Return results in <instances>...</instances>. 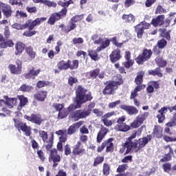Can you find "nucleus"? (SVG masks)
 <instances>
[{
    "label": "nucleus",
    "instance_id": "nucleus-41",
    "mask_svg": "<svg viewBox=\"0 0 176 176\" xmlns=\"http://www.w3.org/2000/svg\"><path fill=\"white\" fill-rule=\"evenodd\" d=\"M34 90V87L28 85L27 84H23L19 87V91H23V93H31Z\"/></svg>",
    "mask_w": 176,
    "mask_h": 176
},
{
    "label": "nucleus",
    "instance_id": "nucleus-42",
    "mask_svg": "<svg viewBox=\"0 0 176 176\" xmlns=\"http://www.w3.org/2000/svg\"><path fill=\"white\" fill-rule=\"evenodd\" d=\"M4 98L6 100L4 104H6L8 107H12V104L15 105L17 103V98H9V97L5 96Z\"/></svg>",
    "mask_w": 176,
    "mask_h": 176
},
{
    "label": "nucleus",
    "instance_id": "nucleus-36",
    "mask_svg": "<svg viewBox=\"0 0 176 176\" xmlns=\"http://www.w3.org/2000/svg\"><path fill=\"white\" fill-rule=\"evenodd\" d=\"M122 19L125 23H134L135 21V16L133 15V14H124L122 16Z\"/></svg>",
    "mask_w": 176,
    "mask_h": 176
},
{
    "label": "nucleus",
    "instance_id": "nucleus-31",
    "mask_svg": "<svg viewBox=\"0 0 176 176\" xmlns=\"http://www.w3.org/2000/svg\"><path fill=\"white\" fill-rule=\"evenodd\" d=\"M44 146L47 152H50L53 148V144H54V138L53 136L49 138L48 140H45Z\"/></svg>",
    "mask_w": 176,
    "mask_h": 176
},
{
    "label": "nucleus",
    "instance_id": "nucleus-54",
    "mask_svg": "<svg viewBox=\"0 0 176 176\" xmlns=\"http://www.w3.org/2000/svg\"><path fill=\"white\" fill-rule=\"evenodd\" d=\"M67 116H68V111H67L65 109L60 110L58 114V119H64Z\"/></svg>",
    "mask_w": 176,
    "mask_h": 176
},
{
    "label": "nucleus",
    "instance_id": "nucleus-46",
    "mask_svg": "<svg viewBox=\"0 0 176 176\" xmlns=\"http://www.w3.org/2000/svg\"><path fill=\"white\" fill-rule=\"evenodd\" d=\"M111 167L109 166V164L107 163L103 164L102 166V173L103 175L108 176L109 174H111Z\"/></svg>",
    "mask_w": 176,
    "mask_h": 176
},
{
    "label": "nucleus",
    "instance_id": "nucleus-28",
    "mask_svg": "<svg viewBox=\"0 0 176 176\" xmlns=\"http://www.w3.org/2000/svg\"><path fill=\"white\" fill-rule=\"evenodd\" d=\"M153 135L155 138H162V137H163V128L160 126H155L153 131Z\"/></svg>",
    "mask_w": 176,
    "mask_h": 176
},
{
    "label": "nucleus",
    "instance_id": "nucleus-51",
    "mask_svg": "<svg viewBox=\"0 0 176 176\" xmlns=\"http://www.w3.org/2000/svg\"><path fill=\"white\" fill-rule=\"evenodd\" d=\"M53 108L56 111V112H60L62 109H64V107H65V104L64 103L60 104V103H54L52 104Z\"/></svg>",
    "mask_w": 176,
    "mask_h": 176
},
{
    "label": "nucleus",
    "instance_id": "nucleus-44",
    "mask_svg": "<svg viewBox=\"0 0 176 176\" xmlns=\"http://www.w3.org/2000/svg\"><path fill=\"white\" fill-rule=\"evenodd\" d=\"M102 122L106 126V127H111L112 124H115V123H116V120H108V118H103L102 119Z\"/></svg>",
    "mask_w": 176,
    "mask_h": 176
},
{
    "label": "nucleus",
    "instance_id": "nucleus-5",
    "mask_svg": "<svg viewBox=\"0 0 176 176\" xmlns=\"http://www.w3.org/2000/svg\"><path fill=\"white\" fill-rule=\"evenodd\" d=\"M13 122H14V127L17 129L19 131H23L26 137H30L31 135L32 128L28 126L27 123L18 120L16 118H13Z\"/></svg>",
    "mask_w": 176,
    "mask_h": 176
},
{
    "label": "nucleus",
    "instance_id": "nucleus-34",
    "mask_svg": "<svg viewBox=\"0 0 176 176\" xmlns=\"http://www.w3.org/2000/svg\"><path fill=\"white\" fill-rule=\"evenodd\" d=\"M138 89L136 91H132L129 97L130 100H133V104L135 107H140V101L135 98L138 96Z\"/></svg>",
    "mask_w": 176,
    "mask_h": 176
},
{
    "label": "nucleus",
    "instance_id": "nucleus-50",
    "mask_svg": "<svg viewBox=\"0 0 176 176\" xmlns=\"http://www.w3.org/2000/svg\"><path fill=\"white\" fill-rule=\"evenodd\" d=\"M85 17V14H82L80 15H75L71 18V21H73V23H78V21H82V19Z\"/></svg>",
    "mask_w": 176,
    "mask_h": 176
},
{
    "label": "nucleus",
    "instance_id": "nucleus-59",
    "mask_svg": "<svg viewBox=\"0 0 176 176\" xmlns=\"http://www.w3.org/2000/svg\"><path fill=\"white\" fill-rule=\"evenodd\" d=\"M38 134L41 138L42 139V140L43 141V142H46V140L48 138L47 132L45 131H38Z\"/></svg>",
    "mask_w": 176,
    "mask_h": 176
},
{
    "label": "nucleus",
    "instance_id": "nucleus-30",
    "mask_svg": "<svg viewBox=\"0 0 176 176\" xmlns=\"http://www.w3.org/2000/svg\"><path fill=\"white\" fill-rule=\"evenodd\" d=\"M158 32H160V36H161V38H165L167 41H170V39H171L170 32L167 31V29L161 28L158 29Z\"/></svg>",
    "mask_w": 176,
    "mask_h": 176
},
{
    "label": "nucleus",
    "instance_id": "nucleus-13",
    "mask_svg": "<svg viewBox=\"0 0 176 176\" xmlns=\"http://www.w3.org/2000/svg\"><path fill=\"white\" fill-rule=\"evenodd\" d=\"M24 119L28 120V122H31V123L37 124V126H41L43 122L42 116L39 113H32L30 116L25 115Z\"/></svg>",
    "mask_w": 176,
    "mask_h": 176
},
{
    "label": "nucleus",
    "instance_id": "nucleus-57",
    "mask_svg": "<svg viewBox=\"0 0 176 176\" xmlns=\"http://www.w3.org/2000/svg\"><path fill=\"white\" fill-rule=\"evenodd\" d=\"M110 42H112L113 45H115L116 47H122L123 46V43H118V37L114 36L111 38Z\"/></svg>",
    "mask_w": 176,
    "mask_h": 176
},
{
    "label": "nucleus",
    "instance_id": "nucleus-40",
    "mask_svg": "<svg viewBox=\"0 0 176 176\" xmlns=\"http://www.w3.org/2000/svg\"><path fill=\"white\" fill-rule=\"evenodd\" d=\"M134 28H135V32H136L138 39H141V38H142V35H144V31L145 30H144V28H142V26H141V25L140 24L136 25L134 27Z\"/></svg>",
    "mask_w": 176,
    "mask_h": 176
},
{
    "label": "nucleus",
    "instance_id": "nucleus-24",
    "mask_svg": "<svg viewBox=\"0 0 176 176\" xmlns=\"http://www.w3.org/2000/svg\"><path fill=\"white\" fill-rule=\"evenodd\" d=\"M117 89H119V86H122L124 81H123V77L120 74H116L114 76L113 80H109Z\"/></svg>",
    "mask_w": 176,
    "mask_h": 176
},
{
    "label": "nucleus",
    "instance_id": "nucleus-55",
    "mask_svg": "<svg viewBox=\"0 0 176 176\" xmlns=\"http://www.w3.org/2000/svg\"><path fill=\"white\" fill-rule=\"evenodd\" d=\"M37 156L38 159H40L41 162L43 163L45 160H46V156L45 155V153L42 150L37 151Z\"/></svg>",
    "mask_w": 176,
    "mask_h": 176
},
{
    "label": "nucleus",
    "instance_id": "nucleus-47",
    "mask_svg": "<svg viewBox=\"0 0 176 176\" xmlns=\"http://www.w3.org/2000/svg\"><path fill=\"white\" fill-rule=\"evenodd\" d=\"M104 156L98 155L94 159L93 166L94 167H97V166H98L99 164H101L102 163V162H104Z\"/></svg>",
    "mask_w": 176,
    "mask_h": 176
},
{
    "label": "nucleus",
    "instance_id": "nucleus-27",
    "mask_svg": "<svg viewBox=\"0 0 176 176\" xmlns=\"http://www.w3.org/2000/svg\"><path fill=\"white\" fill-rule=\"evenodd\" d=\"M25 52L28 54L30 60H34L36 57V52L34 50V47L31 45L26 47Z\"/></svg>",
    "mask_w": 176,
    "mask_h": 176
},
{
    "label": "nucleus",
    "instance_id": "nucleus-16",
    "mask_svg": "<svg viewBox=\"0 0 176 176\" xmlns=\"http://www.w3.org/2000/svg\"><path fill=\"white\" fill-rule=\"evenodd\" d=\"M109 133V129L104 125H100V129L97 133L96 142L98 144L102 142V140L105 138V135Z\"/></svg>",
    "mask_w": 176,
    "mask_h": 176
},
{
    "label": "nucleus",
    "instance_id": "nucleus-19",
    "mask_svg": "<svg viewBox=\"0 0 176 176\" xmlns=\"http://www.w3.org/2000/svg\"><path fill=\"white\" fill-rule=\"evenodd\" d=\"M164 149H169V151L167 154L165 155V157L160 160L161 163H166V162H170V160H171V156L174 155V151L173 150V148L170 144L164 146Z\"/></svg>",
    "mask_w": 176,
    "mask_h": 176
},
{
    "label": "nucleus",
    "instance_id": "nucleus-29",
    "mask_svg": "<svg viewBox=\"0 0 176 176\" xmlns=\"http://www.w3.org/2000/svg\"><path fill=\"white\" fill-rule=\"evenodd\" d=\"M0 10H2L4 16H6L7 19H9V17L12 16V7L8 4H4Z\"/></svg>",
    "mask_w": 176,
    "mask_h": 176
},
{
    "label": "nucleus",
    "instance_id": "nucleus-53",
    "mask_svg": "<svg viewBox=\"0 0 176 176\" xmlns=\"http://www.w3.org/2000/svg\"><path fill=\"white\" fill-rule=\"evenodd\" d=\"M157 46H158L160 49H164V47L167 46V41L164 38L159 40L157 43Z\"/></svg>",
    "mask_w": 176,
    "mask_h": 176
},
{
    "label": "nucleus",
    "instance_id": "nucleus-26",
    "mask_svg": "<svg viewBox=\"0 0 176 176\" xmlns=\"http://www.w3.org/2000/svg\"><path fill=\"white\" fill-rule=\"evenodd\" d=\"M112 141H113V138H110L104 140V142L107 144L106 150H105L106 153H112V152H113L115 146H114L113 142H112Z\"/></svg>",
    "mask_w": 176,
    "mask_h": 176
},
{
    "label": "nucleus",
    "instance_id": "nucleus-11",
    "mask_svg": "<svg viewBox=\"0 0 176 176\" xmlns=\"http://www.w3.org/2000/svg\"><path fill=\"white\" fill-rule=\"evenodd\" d=\"M124 122H126V116L118 118L117 120L118 124L114 126V129L118 131H129V130H130V126L126 124Z\"/></svg>",
    "mask_w": 176,
    "mask_h": 176
},
{
    "label": "nucleus",
    "instance_id": "nucleus-2",
    "mask_svg": "<svg viewBox=\"0 0 176 176\" xmlns=\"http://www.w3.org/2000/svg\"><path fill=\"white\" fill-rule=\"evenodd\" d=\"M47 20V18L46 17H41V18H36V19H28L25 23L23 25L20 23H14L12 25V28H14L15 30H27L28 28V30H25L23 33V36H26L28 38H31V36H34V35H36V30H32L36 25H41L43 21H46Z\"/></svg>",
    "mask_w": 176,
    "mask_h": 176
},
{
    "label": "nucleus",
    "instance_id": "nucleus-49",
    "mask_svg": "<svg viewBox=\"0 0 176 176\" xmlns=\"http://www.w3.org/2000/svg\"><path fill=\"white\" fill-rule=\"evenodd\" d=\"M163 13H167V10L161 5H158L155 9V14H163Z\"/></svg>",
    "mask_w": 176,
    "mask_h": 176
},
{
    "label": "nucleus",
    "instance_id": "nucleus-33",
    "mask_svg": "<svg viewBox=\"0 0 176 176\" xmlns=\"http://www.w3.org/2000/svg\"><path fill=\"white\" fill-rule=\"evenodd\" d=\"M148 75H151V76H158V78H162L163 73H162V69L160 67H156L154 69H151L148 71Z\"/></svg>",
    "mask_w": 176,
    "mask_h": 176
},
{
    "label": "nucleus",
    "instance_id": "nucleus-45",
    "mask_svg": "<svg viewBox=\"0 0 176 176\" xmlns=\"http://www.w3.org/2000/svg\"><path fill=\"white\" fill-rule=\"evenodd\" d=\"M100 68H96L95 69L91 70L89 72V75L91 79H96V78H97V76H98L99 74H100Z\"/></svg>",
    "mask_w": 176,
    "mask_h": 176
},
{
    "label": "nucleus",
    "instance_id": "nucleus-10",
    "mask_svg": "<svg viewBox=\"0 0 176 176\" xmlns=\"http://www.w3.org/2000/svg\"><path fill=\"white\" fill-rule=\"evenodd\" d=\"M148 116H149V112H144L140 115H138L133 122H131V127H132V129H138V127H140V126L144 123V121L146 120Z\"/></svg>",
    "mask_w": 176,
    "mask_h": 176
},
{
    "label": "nucleus",
    "instance_id": "nucleus-62",
    "mask_svg": "<svg viewBox=\"0 0 176 176\" xmlns=\"http://www.w3.org/2000/svg\"><path fill=\"white\" fill-rule=\"evenodd\" d=\"M85 41L83 40V38L81 37H75L72 39V43L73 45H82Z\"/></svg>",
    "mask_w": 176,
    "mask_h": 176
},
{
    "label": "nucleus",
    "instance_id": "nucleus-14",
    "mask_svg": "<svg viewBox=\"0 0 176 176\" xmlns=\"http://www.w3.org/2000/svg\"><path fill=\"white\" fill-rule=\"evenodd\" d=\"M104 85H106V86L102 90V94L104 96H113L116 94V90H118L116 85H114L110 81L106 82Z\"/></svg>",
    "mask_w": 176,
    "mask_h": 176
},
{
    "label": "nucleus",
    "instance_id": "nucleus-38",
    "mask_svg": "<svg viewBox=\"0 0 176 176\" xmlns=\"http://www.w3.org/2000/svg\"><path fill=\"white\" fill-rule=\"evenodd\" d=\"M111 45V41L108 38H106L104 41L102 40V44L100 46L97 47L96 52H101V50H104L107 49Z\"/></svg>",
    "mask_w": 176,
    "mask_h": 176
},
{
    "label": "nucleus",
    "instance_id": "nucleus-3",
    "mask_svg": "<svg viewBox=\"0 0 176 176\" xmlns=\"http://www.w3.org/2000/svg\"><path fill=\"white\" fill-rule=\"evenodd\" d=\"M137 134L138 133L135 131L129 137L126 141V142L133 147L136 153L140 152L142 148H145L148 142L152 141V135H147L146 137H143L139 140H134V138L137 137ZM133 140H134V141H133Z\"/></svg>",
    "mask_w": 176,
    "mask_h": 176
},
{
    "label": "nucleus",
    "instance_id": "nucleus-23",
    "mask_svg": "<svg viewBox=\"0 0 176 176\" xmlns=\"http://www.w3.org/2000/svg\"><path fill=\"white\" fill-rule=\"evenodd\" d=\"M26 47H25V44H24L23 42L17 41L15 43V56H20L21 54H22L23 52L25 50Z\"/></svg>",
    "mask_w": 176,
    "mask_h": 176
},
{
    "label": "nucleus",
    "instance_id": "nucleus-35",
    "mask_svg": "<svg viewBox=\"0 0 176 176\" xmlns=\"http://www.w3.org/2000/svg\"><path fill=\"white\" fill-rule=\"evenodd\" d=\"M100 52L97 51V48L96 50H88V56H90L91 60H94V61H98L100 59V57H98V54Z\"/></svg>",
    "mask_w": 176,
    "mask_h": 176
},
{
    "label": "nucleus",
    "instance_id": "nucleus-37",
    "mask_svg": "<svg viewBox=\"0 0 176 176\" xmlns=\"http://www.w3.org/2000/svg\"><path fill=\"white\" fill-rule=\"evenodd\" d=\"M155 63L158 65V68H164L167 65V60H163L162 56H157L155 58Z\"/></svg>",
    "mask_w": 176,
    "mask_h": 176
},
{
    "label": "nucleus",
    "instance_id": "nucleus-25",
    "mask_svg": "<svg viewBox=\"0 0 176 176\" xmlns=\"http://www.w3.org/2000/svg\"><path fill=\"white\" fill-rule=\"evenodd\" d=\"M122 148L120 149L119 152L120 153H124V155H129V153H130V152H131V151L134 149V147H133V146H131V144H129V143H127L126 142L123 143L122 144Z\"/></svg>",
    "mask_w": 176,
    "mask_h": 176
},
{
    "label": "nucleus",
    "instance_id": "nucleus-58",
    "mask_svg": "<svg viewBox=\"0 0 176 176\" xmlns=\"http://www.w3.org/2000/svg\"><path fill=\"white\" fill-rule=\"evenodd\" d=\"M127 168H129V165L127 164L119 165L117 168V173H124L125 170H127Z\"/></svg>",
    "mask_w": 176,
    "mask_h": 176
},
{
    "label": "nucleus",
    "instance_id": "nucleus-12",
    "mask_svg": "<svg viewBox=\"0 0 176 176\" xmlns=\"http://www.w3.org/2000/svg\"><path fill=\"white\" fill-rule=\"evenodd\" d=\"M15 63L16 65L10 64L8 65V69L10 74L13 75H20L23 69V62H21L20 59H18L16 60Z\"/></svg>",
    "mask_w": 176,
    "mask_h": 176
},
{
    "label": "nucleus",
    "instance_id": "nucleus-17",
    "mask_svg": "<svg viewBox=\"0 0 176 176\" xmlns=\"http://www.w3.org/2000/svg\"><path fill=\"white\" fill-rule=\"evenodd\" d=\"M165 19L166 16L164 14L158 15L156 18H153L151 20V24L153 27H162V25H164Z\"/></svg>",
    "mask_w": 176,
    "mask_h": 176
},
{
    "label": "nucleus",
    "instance_id": "nucleus-64",
    "mask_svg": "<svg viewBox=\"0 0 176 176\" xmlns=\"http://www.w3.org/2000/svg\"><path fill=\"white\" fill-rule=\"evenodd\" d=\"M122 163H129V162L130 163H131V162H133V155H127L125 156L122 160H121Z\"/></svg>",
    "mask_w": 176,
    "mask_h": 176
},
{
    "label": "nucleus",
    "instance_id": "nucleus-9",
    "mask_svg": "<svg viewBox=\"0 0 176 176\" xmlns=\"http://www.w3.org/2000/svg\"><path fill=\"white\" fill-rule=\"evenodd\" d=\"M49 162H52V167L56 168L61 162V156L58 154L57 148H52L50 151Z\"/></svg>",
    "mask_w": 176,
    "mask_h": 176
},
{
    "label": "nucleus",
    "instance_id": "nucleus-63",
    "mask_svg": "<svg viewBox=\"0 0 176 176\" xmlns=\"http://www.w3.org/2000/svg\"><path fill=\"white\" fill-rule=\"evenodd\" d=\"M30 138L32 140L30 142L32 149H38L39 144H38V142L35 139H32V136H30Z\"/></svg>",
    "mask_w": 176,
    "mask_h": 176
},
{
    "label": "nucleus",
    "instance_id": "nucleus-4",
    "mask_svg": "<svg viewBox=\"0 0 176 176\" xmlns=\"http://www.w3.org/2000/svg\"><path fill=\"white\" fill-rule=\"evenodd\" d=\"M67 12L68 10H67V8H63L60 12L52 13L47 21V24L54 25L56 21H60L63 17L67 16Z\"/></svg>",
    "mask_w": 176,
    "mask_h": 176
},
{
    "label": "nucleus",
    "instance_id": "nucleus-52",
    "mask_svg": "<svg viewBox=\"0 0 176 176\" xmlns=\"http://www.w3.org/2000/svg\"><path fill=\"white\" fill-rule=\"evenodd\" d=\"M167 127H174L176 126V113L173 114L170 121L166 124Z\"/></svg>",
    "mask_w": 176,
    "mask_h": 176
},
{
    "label": "nucleus",
    "instance_id": "nucleus-61",
    "mask_svg": "<svg viewBox=\"0 0 176 176\" xmlns=\"http://www.w3.org/2000/svg\"><path fill=\"white\" fill-rule=\"evenodd\" d=\"M162 168L165 173H170L173 168H171V164L168 162L162 165Z\"/></svg>",
    "mask_w": 176,
    "mask_h": 176
},
{
    "label": "nucleus",
    "instance_id": "nucleus-32",
    "mask_svg": "<svg viewBox=\"0 0 176 176\" xmlns=\"http://www.w3.org/2000/svg\"><path fill=\"white\" fill-rule=\"evenodd\" d=\"M78 67H79V60H67V67L70 71H73V69H78Z\"/></svg>",
    "mask_w": 176,
    "mask_h": 176
},
{
    "label": "nucleus",
    "instance_id": "nucleus-8",
    "mask_svg": "<svg viewBox=\"0 0 176 176\" xmlns=\"http://www.w3.org/2000/svg\"><path fill=\"white\" fill-rule=\"evenodd\" d=\"M91 113V110L87 109V110H76L74 112H72L70 114V116L72 119H74L76 122L80 120V119H85L87 118Z\"/></svg>",
    "mask_w": 176,
    "mask_h": 176
},
{
    "label": "nucleus",
    "instance_id": "nucleus-60",
    "mask_svg": "<svg viewBox=\"0 0 176 176\" xmlns=\"http://www.w3.org/2000/svg\"><path fill=\"white\" fill-rule=\"evenodd\" d=\"M67 83L69 85H70L71 87H72V86H74V85H75L76 83H78V78H76L75 77L69 76L68 78Z\"/></svg>",
    "mask_w": 176,
    "mask_h": 176
},
{
    "label": "nucleus",
    "instance_id": "nucleus-1",
    "mask_svg": "<svg viewBox=\"0 0 176 176\" xmlns=\"http://www.w3.org/2000/svg\"><path fill=\"white\" fill-rule=\"evenodd\" d=\"M91 100H93L91 93L86 89V88L82 87V85H78L76 89V99L74 101L76 105L74 104H69L67 107V111L68 112H74L75 109L81 108L83 104L89 102V101H91Z\"/></svg>",
    "mask_w": 176,
    "mask_h": 176
},
{
    "label": "nucleus",
    "instance_id": "nucleus-39",
    "mask_svg": "<svg viewBox=\"0 0 176 176\" xmlns=\"http://www.w3.org/2000/svg\"><path fill=\"white\" fill-rule=\"evenodd\" d=\"M57 67L60 71H67L68 69V60H62L57 64Z\"/></svg>",
    "mask_w": 176,
    "mask_h": 176
},
{
    "label": "nucleus",
    "instance_id": "nucleus-7",
    "mask_svg": "<svg viewBox=\"0 0 176 176\" xmlns=\"http://www.w3.org/2000/svg\"><path fill=\"white\" fill-rule=\"evenodd\" d=\"M152 50L144 48L142 50V53L139 54L138 56L135 58L137 64L142 65L144 64V63H145V61H148V60L152 57Z\"/></svg>",
    "mask_w": 176,
    "mask_h": 176
},
{
    "label": "nucleus",
    "instance_id": "nucleus-20",
    "mask_svg": "<svg viewBox=\"0 0 176 176\" xmlns=\"http://www.w3.org/2000/svg\"><path fill=\"white\" fill-rule=\"evenodd\" d=\"M121 58V51L119 49L114 50L109 55L110 61L113 63H117V61H119Z\"/></svg>",
    "mask_w": 176,
    "mask_h": 176
},
{
    "label": "nucleus",
    "instance_id": "nucleus-15",
    "mask_svg": "<svg viewBox=\"0 0 176 176\" xmlns=\"http://www.w3.org/2000/svg\"><path fill=\"white\" fill-rule=\"evenodd\" d=\"M85 152H86V150L83 148V144H82V142L78 141L77 144L74 146L72 150L74 156H82V155H85Z\"/></svg>",
    "mask_w": 176,
    "mask_h": 176
},
{
    "label": "nucleus",
    "instance_id": "nucleus-43",
    "mask_svg": "<svg viewBox=\"0 0 176 176\" xmlns=\"http://www.w3.org/2000/svg\"><path fill=\"white\" fill-rule=\"evenodd\" d=\"M17 98L19 100V107H25L28 102V98H25L24 95L17 96Z\"/></svg>",
    "mask_w": 176,
    "mask_h": 176
},
{
    "label": "nucleus",
    "instance_id": "nucleus-48",
    "mask_svg": "<svg viewBox=\"0 0 176 176\" xmlns=\"http://www.w3.org/2000/svg\"><path fill=\"white\" fill-rule=\"evenodd\" d=\"M50 85V82L46 80H39L37 82L36 86L37 89H42V87H45V86H49Z\"/></svg>",
    "mask_w": 176,
    "mask_h": 176
},
{
    "label": "nucleus",
    "instance_id": "nucleus-56",
    "mask_svg": "<svg viewBox=\"0 0 176 176\" xmlns=\"http://www.w3.org/2000/svg\"><path fill=\"white\" fill-rule=\"evenodd\" d=\"M43 3L45 6H48V8H56L57 6V3L49 0H43Z\"/></svg>",
    "mask_w": 176,
    "mask_h": 176
},
{
    "label": "nucleus",
    "instance_id": "nucleus-22",
    "mask_svg": "<svg viewBox=\"0 0 176 176\" xmlns=\"http://www.w3.org/2000/svg\"><path fill=\"white\" fill-rule=\"evenodd\" d=\"M47 97V91L45 90H40L34 95V100L39 101L40 102H43Z\"/></svg>",
    "mask_w": 176,
    "mask_h": 176
},
{
    "label": "nucleus",
    "instance_id": "nucleus-21",
    "mask_svg": "<svg viewBox=\"0 0 176 176\" xmlns=\"http://www.w3.org/2000/svg\"><path fill=\"white\" fill-rule=\"evenodd\" d=\"M41 74V69H38L35 70L34 67L28 70V73H25L23 76L25 79H35L36 76H38Z\"/></svg>",
    "mask_w": 176,
    "mask_h": 176
},
{
    "label": "nucleus",
    "instance_id": "nucleus-6",
    "mask_svg": "<svg viewBox=\"0 0 176 176\" xmlns=\"http://www.w3.org/2000/svg\"><path fill=\"white\" fill-rule=\"evenodd\" d=\"M145 76V72L144 71H140L137 73V76L135 78L134 82L137 85L133 91H141V90H143V89H145L146 87V85L142 84L144 82V76Z\"/></svg>",
    "mask_w": 176,
    "mask_h": 176
},
{
    "label": "nucleus",
    "instance_id": "nucleus-18",
    "mask_svg": "<svg viewBox=\"0 0 176 176\" xmlns=\"http://www.w3.org/2000/svg\"><path fill=\"white\" fill-rule=\"evenodd\" d=\"M120 108L122 109L123 111H125L128 115L133 116V115H137L138 113V110L137 107L134 106H130L127 104H121L120 106Z\"/></svg>",
    "mask_w": 176,
    "mask_h": 176
}]
</instances>
